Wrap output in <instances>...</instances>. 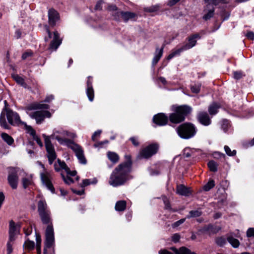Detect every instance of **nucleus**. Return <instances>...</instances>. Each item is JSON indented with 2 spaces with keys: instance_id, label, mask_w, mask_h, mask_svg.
Listing matches in <instances>:
<instances>
[{
  "instance_id": "38",
  "label": "nucleus",
  "mask_w": 254,
  "mask_h": 254,
  "mask_svg": "<svg viewBox=\"0 0 254 254\" xmlns=\"http://www.w3.org/2000/svg\"><path fill=\"white\" fill-rule=\"evenodd\" d=\"M190 214L187 216V218L198 217L201 215V212L199 210H192L190 212Z\"/></svg>"
},
{
  "instance_id": "29",
  "label": "nucleus",
  "mask_w": 254,
  "mask_h": 254,
  "mask_svg": "<svg viewBox=\"0 0 254 254\" xmlns=\"http://www.w3.org/2000/svg\"><path fill=\"white\" fill-rule=\"evenodd\" d=\"M5 116V114L3 112H2L0 116V125L4 128L7 129L9 127L6 123Z\"/></svg>"
},
{
  "instance_id": "63",
  "label": "nucleus",
  "mask_w": 254,
  "mask_h": 254,
  "mask_svg": "<svg viewBox=\"0 0 254 254\" xmlns=\"http://www.w3.org/2000/svg\"><path fill=\"white\" fill-rule=\"evenodd\" d=\"M191 36H192L195 40H196V39H200L201 38V35L199 33L195 34L192 35Z\"/></svg>"
},
{
  "instance_id": "54",
  "label": "nucleus",
  "mask_w": 254,
  "mask_h": 254,
  "mask_svg": "<svg viewBox=\"0 0 254 254\" xmlns=\"http://www.w3.org/2000/svg\"><path fill=\"white\" fill-rule=\"evenodd\" d=\"M32 55V53L31 52H26L24 53L22 56V58L23 60H25L27 57L31 56Z\"/></svg>"
},
{
  "instance_id": "6",
  "label": "nucleus",
  "mask_w": 254,
  "mask_h": 254,
  "mask_svg": "<svg viewBox=\"0 0 254 254\" xmlns=\"http://www.w3.org/2000/svg\"><path fill=\"white\" fill-rule=\"evenodd\" d=\"M176 130L179 136L184 139L191 138L196 133L195 127L190 123L181 125L176 128Z\"/></svg>"
},
{
  "instance_id": "56",
  "label": "nucleus",
  "mask_w": 254,
  "mask_h": 254,
  "mask_svg": "<svg viewBox=\"0 0 254 254\" xmlns=\"http://www.w3.org/2000/svg\"><path fill=\"white\" fill-rule=\"evenodd\" d=\"M54 98V96L52 95L48 96L44 100V102L49 103L53 100Z\"/></svg>"
},
{
  "instance_id": "12",
  "label": "nucleus",
  "mask_w": 254,
  "mask_h": 254,
  "mask_svg": "<svg viewBox=\"0 0 254 254\" xmlns=\"http://www.w3.org/2000/svg\"><path fill=\"white\" fill-rule=\"evenodd\" d=\"M6 115L8 123L12 125L19 124L21 121L20 117L16 112H13L9 109H6Z\"/></svg>"
},
{
  "instance_id": "47",
  "label": "nucleus",
  "mask_w": 254,
  "mask_h": 254,
  "mask_svg": "<svg viewBox=\"0 0 254 254\" xmlns=\"http://www.w3.org/2000/svg\"><path fill=\"white\" fill-rule=\"evenodd\" d=\"M254 235V229L253 228H249L247 232V236L250 237Z\"/></svg>"
},
{
  "instance_id": "57",
  "label": "nucleus",
  "mask_w": 254,
  "mask_h": 254,
  "mask_svg": "<svg viewBox=\"0 0 254 254\" xmlns=\"http://www.w3.org/2000/svg\"><path fill=\"white\" fill-rule=\"evenodd\" d=\"M159 254H173L172 253H171L170 252H169L168 250H165V249H163V250H161L160 251H159Z\"/></svg>"
},
{
  "instance_id": "61",
  "label": "nucleus",
  "mask_w": 254,
  "mask_h": 254,
  "mask_svg": "<svg viewBox=\"0 0 254 254\" xmlns=\"http://www.w3.org/2000/svg\"><path fill=\"white\" fill-rule=\"evenodd\" d=\"M180 0H170L169 1V5L172 6L175 4L177 2H178Z\"/></svg>"
},
{
  "instance_id": "17",
  "label": "nucleus",
  "mask_w": 254,
  "mask_h": 254,
  "mask_svg": "<svg viewBox=\"0 0 254 254\" xmlns=\"http://www.w3.org/2000/svg\"><path fill=\"white\" fill-rule=\"evenodd\" d=\"M48 16L49 24L52 26H54L56 21L59 19V14L53 9L49 10Z\"/></svg>"
},
{
  "instance_id": "39",
  "label": "nucleus",
  "mask_w": 254,
  "mask_h": 254,
  "mask_svg": "<svg viewBox=\"0 0 254 254\" xmlns=\"http://www.w3.org/2000/svg\"><path fill=\"white\" fill-rule=\"evenodd\" d=\"M159 5H152L145 8L146 11L148 12H154L157 11L159 9Z\"/></svg>"
},
{
  "instance_id": "24",
  "label": "nucleus",
  "mask_w": 254,
  "mask_h": 254,
  "mask_svg": "<svg viewBox=\"0 0 254 254\" xmlns=\"http://www.w3.org/2000/svg\"><path fill=\"white\" fill-rule=\"evenodd\" d=\"M23 187L26 189L29 186L32 184V179L31 175H26V176L22 179Z\"/></svg>"
},
{
  "instance_id": "28",
  "label": "nucleus",
  "mask_w": 254,
  "mask_h": 254,
  "mask_svg": "<svg viewBox=\"0 0 254 254\" xmlns=\"http://www.w3.org/2000/svg\"><path fill=\"white\" fill-rule=\"evenodd\" d=\"M1 137L9 145H11L13 143L14 140L12 137L6 133H2Z\"/></svg>"
},
{
  "instance_id": "2",
  "label": "nucleus",
  "mask_w": 254,
  "mask_h": 254,
  "mask_svg": "<svg viewBox=\"0 0 254 254\" xmlns=\"http://www.w3.org/2000/svg\"><path fill=\"white\" fill-rule=\"evenodd\" d=\"M128 156V160L119 165L113 171L109 180V184L111 186L114 187L122 186L130 179L129 173L131 162Z\"/></svg>"
},
{
  "instance_id": "8",
  "label": "nucleus",
  "mask_w": 254,
  "mask_h": 254,
  "mask_svg": "<svg viewBox=\"0 0 254 254\" xmlns=\"http://www.w3.org/2000/svg\"><path fill=\"white\" fill-rule=\"evenodd\" d=\"M159 146L156 143L150 144L140 150L138 155V158L147 159L156 154L158 150Z\"/></svg>"
},
{
  "instance_id": "20",
  "label": "nucleus",
  "mask_w": 254,
  "mask_h": 254,
  "mask_svg": "<svg viewBox=\"0 0 254 254\" xmlns=\"http://www.w3.org/2000/svg\"><path fill=\"white\" fill-rule=\"evenodd\" d=\"M163 49L164 47H162L161 49L157 48L156 49L154 57L152 60V64L153 65L156 64L161 58L163 52Z\"/></svg>"
},
{
  "instance_id": "59",
  "label": "nucleus",
  "mask_w": 254,
  "mask_h": 254,
  "mask_svg": "<svg viewBox=\"0 0 254 254\" xmlns=\"http://www.w3.org/2000/svg\"><path fill=\"white\" fill-rule=\"evenodd\" d=\"M164 204L165 205V208L166 209H169L170 208V203L169 202V201H168L167 199L166 198H165L164 199Z\"/></svg>"
},
{
  "instance_id": "9",
  "label": "nucleus",
  "mask_w": 254,
  "mask_h": 254,
  "mask_svg": "<svg viewBox=\"0 0 254 254\" xmlns=\"http://www.w3.org/2000/svg\"><path fill=\"white\" fill-rule=\"evenodd\" d=\"M46 31L48 34L49 38H53L51 42L49 49L52 50H56L59 46L61 44L62 39L60 38V35L57 31H54L52 34L48 27H46Z\"/></svg>"
},
{
  "instance_id": "30",
  "label": "nucleus",
  "mask_w": 254,
  "mask_h": 254,
  "mask_svg": "<svg viewBox=\"0 0 254 254\" xmlns=\"http://www.w3.org/2000/svg\"><path fill=\"white\" fill-rule=\"evenodd\" d=\"M23 247L25 250L30 251L34 249L35 243L33 241L27 240L24 243Z\"/></svg>"
},
{
  "instance_id": "31",
  "label": "nucleus",
  "mask_w": 254,
  "mask_h": 254,
  "mask_svg": "<svg viewBox=\"0 0 254 254\" xmlns=\"http://www.w3.org/2000/svg\"><path fill=\"white\" fill-rule=\"evenodd\" d=\"M228 241L234 248H238L240 245L239 241L232 237H229Z\"/></svg>"
},
{
  "instance_id": "32",
  "label": "nucleus",
  "mask_w": 254,
  "mask_h": 254,
  "mask_svg": "<svg viewBox=\"0 0 254 254\" xmlns=\"http://www.w3.org/2000/svg\"><path fill=\"white\" fill-rule=\"evenodd\" d=\"M86 94L90 101H92L94 97V90L92 87L87 88Z\"/></svg>"
},
{
  "instance_id": "48",
  "label": "nucleus",
  "mask_w": 254,
  "mask_h": 254,
  "mask_svg": "<svg viewBox=\"0 0 254 254\" xmlns=\"http://www.w3.org/2000/svg\"><path fill=\"white\" fill-rule=\"evenodd\" d=\"M63 178L64 181V182L66 184H70L72 183H73V180L71 179L70 177L67 176L66 177H64V176H63Z\"/></svg>"
},
{
  "instance_id": "52",
  "label": "nucleus",
  "mask_w": 254,
  "mask_h": 254,
  "mask_svg": "<svg viewBox=\"0 0 254 254\" xmlns=\"http://www.w3.org/2000/svg\"><path fill=\"white\" fill-rule=\"evenodd\" d=\"M184 48H185V46H184H184H183L182 47H181V48L178 49H177V50H175V51H173V52H174V54H175V55H176H176H180V54L182 51H185V50H187V49H185Z\"/></svg>"
},
{
  "instance_id": "64",
  "label": "nucleus",
  "mask_w": 254,
  "mask_h": 254,
  "mask_svg": "<svg viewBox=\"0 0 254 254\" xmlns=\"http://www.w3.org/2000/svg\"><path fill=\"white\" fill-rule=\"evenodd\" d=\"M60 191H61V195H62L63 196H64V195H66V194H67V191L63 189H60Z\"/></svg>"
},
{
  "instance_id": "37",
  "label": "nucleus",
  "mask_w": 254,
  "mask_h": 254,
  "mask_svg": "<svg viewBox=\"0 0 254 254\" xmlns=\"http://www.w3.org/2000/svg\"><path fill=\"white\" fill-rule=\"evenodd\" d=\"M224 150L226 153L230 156H234L236 154V151L235 150H233L231 151V149L229 146L225 145L224 146Z\"/></svg>"
},
{
  "instance_id": "5",
  "label": "nucleus",
  "mask_w": 254,
  "mask_h": 254,
  "mask_svg": "<svg viewBox=\"0 0 254 254\" xmlns=\"http://www.w3.org/2000/svg\"><path fill=\"white\" fill-rule=\"evenodd\" d=\"M172 110L173 112L169 115V119L172 123L177 124L184 121L186 117L191 113L192 109L187 105H173Z\"/></svg>"
},
{
  "instance_id": "33",
  "label": "nucleus",
  "mask_w": 254,
  "mask_h": 254,
  "mask_svg": "<svg viewBox=\"0 0 254 254\" xmlns=\"http://www.w3.org/2000/svg\"><path fill=\"white\" fill-rule=\"evenodd\" d=\"M13 78L17 83L26 87V84L24 82V79L22 77H20L18 75H15L13 76Z\"/></svg>"
},
{
  "instance_id": "55",
  "label": "nucleus",
  "mask_w": 254,
  "mask_h": 254,
  "mask_svg": "<svg viewBox=\"0 0 254 254\" xmlns=\"http://www.w3.org/2000/svg\"><path fill=\"white\" fill-rule=\"evenodd\" d=\"M4 198H5V197H4L3 193L2 192H0V208H1V205L4 200Z\"/></svg>"
},
{
  "instance_id": "27",
  "label": "nucleus",
  "mask_w": 254,
  "mask_h": 254,
  "mask_svg": "<svg viewBox=\"0 0 254 254\" xmlns=\"http://www.w3.org/2000/svg\"><path fill=\"white\" fill-rule=\"evenodd\" d=\"M220 108L219 105L216 103L211 104L208 108V111L210 115H213L217 113L218 109Z\"/></svg>"
},
{
  "instance_id": "13",
  "label": "nucleus",
  "mask_w": 254,
  "mask_h": 254,
  "mask_svg": "<svg viewBox=\"0 0 254 254\" xmlns=\"http://www.w3.org/2000/svg\"><path fill=\"white\" fill-rule=\"evenodd\" d=\"M205 2L207 3V8H209L206 14L204 15L203 18L204 19L207 20L211 18L214 13V7L213 4L217 5L218 2L216 0H205Z\"/></svg>"
},
{
  "instance_id": "62",
  "label": "nucleus",
  "mask_w": 254,
  "mask_h": 254,
  "mask_svg": "<svg viewBox=\"0 0 254 254\" xmlns=\"http://www.w3.org/2000/svg\"><path fill=\"white\" fill-rule=\"evenodd\" d=\"M15 36L17 39H18L21 37V32L19 30L16 31L15 33Z\"/></svg>"
},
{
  "instance_id": "25",
  "label": "nucleus",
  "mask_w": 254,
  "mask_h": 254,
  "mask_svg": "<svg viewBox=\"0 0 254 254\" xmlns=\"http://www.w3.org/2000/svg\"><path fill=\"white\" fill-rule=\"evenodd\" d=\"M126 207V201L125 200L118 201L115 205V209L117 211H124Z\"/></svg>"
},
{
  "instance_id": "22",
  "label": "nucleus",
  "mask_w": 254,
  "mask_h": 254,
  "mask_svg": "<svg viewBox=\"0 0 254 254\" xmlns=\"http://www.w3.org/2000/svg\"><path fill=\"white\" fill-rule=\"evenodd\" d=\"M177 192L182 195H188L190 193L189 189L183 185H180L177 187Z\"/></svg>"
},
{
  "instance_id": "18",
  "label": "nucleus",
  "mask_w": 254,
  "mask_h": 254,
  "mask_svg": "<svg viewBox=\"0 0 254 254\" xmlns=\"http://www.w3.org/2000/svg\"><path fill=\"white\" fill-rule=\"evenodd\" d=\"M55 169L56 171H60L61 169H64L66 173H69V169L66 166V164L64 161H61L60 160L58 159L57 162H56L54 164Z\"/></svg>"
},
{
  "instance_id": "7",
  "label": "nucleus",
  "mask_w": 254,
  "mask_h": 254,
  "mask_svg": "<svg viewBox=\"0 0 254 254\" xmlns=\"http://www.w3.org/2000/svg\"><path fill=\"white\" fill-rule=\"evenodd\" d=\"M18 233V230L15 226V223L12 220L10 221L9 222V241L7 243V254H11L12 252L13 242L15 240L16 236Z\"/></svg>"
},
{
  "instance_id": "49",
  "label": "nucleus",
  "mask_w": 254,
  "mask_h": 254,
  "mask_svg": "<svg viewBox=\"0 0 254 254\" xmlns=\"http://www.w3.org/2000/svg\"><path fill=\"white\" fill-rule=\"evenodd\" d=\"M216 243L218 245L220 246H222L225 243V240L224 239L222 238H219L217 239Z\"/></svg>"
},
{
  "instance_id": "26",
  "label": "nucleus",
  "mask_w": 254,
  "mask_h": 254,
  "mask_svg": "<svg viewBox=\"0 0 254 254\" xmlns=\"http://www.w3.org/2000/svg\"><path fill=\"white\" fill-rule=\"evenodd\" d=\"M196 43V40L191 36L188 39V42L184 45V49L187 50L190 49L194 47Z\"/></svg>"
},
{
  "instance_id": "44",
  "label": "nucleus",
  "mask_w": 254,
  "mask_h": 254,
  "mask_svg": "<svg viewBox=\"0 0 254 254\" xmlns=\"http://www.w3.org/2000/svg\"><path fill=\"white\" fill-rule=\"evenodd\" d=\"M129 139L133 145L135 146H137L139 145V143L138 142L137 138L135 137H130Z\"/></svg>"
},
{
  "instance_id": "35",
  "label": "nucleus",
  "mask_w": 254,
  "mask_h": 254,
  "mask_svg": "<svg viewBox=\"0 0 254 254\" xmlns=\"http://www.w3.org/2000/svg\"><path fill=\"white\" fill-rule=\"evenodd\" d=\"M208 166L211 171L216 172L217 170V164L214 161H210L208 163Z\"/></svg>"
},
{
  "instance_id": "21",
  "label": "nucleus",
  "mask_w": 254,
  "mask_h": 254,
  "mask_svg": "<svg viewBox=\"0 0 254 254\" xmlns=\"http://www.w3.org/2000/svg\"><path fill=\"white\" fill-rule=\"evenodd\" d=\"M120 14L125 21H127L135 17V14L130 12L120 11Z\"/></svg>"
},
{
  "instance_id": "45",
  "label": "nucleus",
  "mask_w": 254,
  "mask_h": 254,
  "mask_svg": "<svg viewBox=\"0 0 254 254\" xmlns=\"http://www.w3.org/2000/svg\"><path fill=\"white\" fill-rule=\"evenodd\" d=\"M33 137V139L34 140H35L37 143L40 146V147H42L43 146V143L42 142V141L41 140V139L38 137V136H37L36 135H35L34 136L32 137Z\"/></svg>"
},
{
  "instance_id": "15",
  "label": "nucleus",
  "mask_w": 254,
  "mask_h": 254,
  "mask_svg": "<svg viewBox=\"0 0 254 254\" xmlns=\"http://www.w3.org/2000/svg\"><path fill=\"white\" fill-rule=\"evenodd\" d=\"M8 184L13 189L17 187L18 177L15 172L9 173L7 177Z\"/></svg>"
},
{
  "instance_id": "40",
  "label": "nucleus",
  "mask_w": 254,
  "mask_h": 254,
  "mask_svg": "<svg viewBox=\"0 0 254 254\" xmlns=\"http://www.w3.org/2000/svg\"><path fill=\"white\" fill-rule=\"evenodd\" d=\"M25 127L27 132L29 133L32 137L36 135L35 131L32 128L31 126L25 125Z\"/></svg>"
},
{
  "instance_id": "36",
  "label": "nucleus",
  "mask_w": 254,
  "mask_h": 254,
  "mask_svg": "<svg viewBox=\"0 0 254 254\" xmlns=\"http://www.w3.org/2000/svg\"><path fill=\"white\" fill-rule=\"evenodd\" d=\"M36 250L37 254H41V239L39 236L36 235Z\"/></svg>"
},
{
  "instance_id": "3",
  "label": "nucleus",
  "mask_w": 254,
  "mask_h": 254,
  "mask_svg": "<svg viewBox=\"0 0 254 254\" xmlns=\"http://www.w3.org/2000/svg\"><path fill=\"white\" fill-rule=\"evenodd\" d=\"M41 220L43 224H49L46 230V241L44 249V254H47L48 250L53 251V246L54 245V234L51 222L50 211L39 213Z\"/></svg>"
},
{
  "instance_id": "23",
  "label": "nucleus",
  "mask_w": 254,
  "mask_h": 254,
  "mask_svg": "<svg viewBox=\"0 0 254 254\" xmlns=\"http://www.w3.org/2000/svg\"><path fill=\"white\" fill-rule=\"evenodd\" d=\"M108 159L113 163H117L119 160V155L114 152L109 151L107 153Z\"/></svg>"
},
{
  "instance_id": "42",
  "label": "nucleus",
  "mask_w": 254,
  "mask_h": 254,
  "mask_svg": "<svg viewBox=\"0 0 254 254\" xmlns=\"http://www.w3.org/2000/svg\"><path fill=\"white\" fill-rule=\"evenodd\" d=\"M101 133V130H98L95 131L92 136V139L93 141H96V140L99 137Z\"/></svg>"
},
{
  "instance_id": "50",
  "label": "nucleus",
  "mask_w": 254,
  "mask_h": 254,
  "mask_svg": "<svg viewBox=\"0 0 254 254\" xmlns=\"http://www.w3.org/2000/svg\"><path fill=\"white\" fill-rule=\"evenodd\" d=\"M91 184V182L90 180L85 179V180H83L82 181V184L81 185V187H84L88 185H89Z\"/></svg>"
},
{
  "instance_id": "51",
  "label": "nucleus",
  "mask_w": 254,
  "mask_h": 254,
  "mask_svg": "<svg viewBox=\"0 0 254 254\" xmlns=\"http://www.w3.org/2000/svg\"><path fill=\"white\" fill-rule=\"evenodd\" d=\"M184 48H185V46H184H184H183L182 47H181V48L178 49H177V50H175V51H173V52H174V54H175V55H176H176H180V54L182 51H185V50H187V49H185Z\"/></svg>"
},
{
  "instance_id": "58",
  "label": "nucleus",
  "mask_w": 254,
  "mask_h": 254,
  "mask_svg": "<svg viewBox=\"0 0 254 254\" xmlns=\"http://www.w3.org/2000/svg\"><path fill=\"white\" fill-rule=\"evenodd\" d=\"M247 37L248 39L253 40L254 39V34L252 32H249L247 34Z\"/></svg>"
},
{
  "instance_id": "14",
  "label": "nucleus",
  "mask_w": 254,
  "mask_h": 254,
  "mask_svg": "<svg viewBox=\"0 0 254 254\" xmlns=\"http://www.w3.org/2000/svg\"><path fill=\"white\" fill-rule=\"evenodd\" d=\"M153 120V122L156 125L162 126L167 124L168 117L163 113H159L154 116Z\"/></svg>"
},
{
  "instance_id": "43",
  "label": "nucleus",
  "mask_w": 254,
  "mask_h": 254,
  "mask_svg": "<svg viewBox=\"0 0 254 254\" xmlns=\"http://www.w3.org/2000/svg\"><path fill=\"white\" fill-rule=\"evenodd\" d=\"M200 85L199 84H195L191 87V91L193 93H197L199 92Z\"/></svg>"
},
{
  "instance_id": "34",
  "label": "nucleus",
  "mask_w": 254,
  "mask_h": 254,
  "mask_svg": "<svg viewBox=\"0 0 254 254\" xmlns=\"http://www.w3.org/2000/svg\"><path fill=\"white\" fill-rule=\"evenodd\" d=\"M215 186L214 181L213 180L209 181L205 185L203 186V190L205 191H208Z\"/></svg>"
},
{
  "instance_id": "41",
  "label": "nucleus",
  "mask_w": 254,
  "mask_h": 254,
  "mask_svg": "<svg viewBox=\"0 0 254 254\" xmlns=\"http://www.w3.org/2000/svg\"><path fill=\"white\" fill-rule=\"evenodd\" d=\"M245 74L242 71H237L234 72V77L236 79H240L242 78Z\"/></svg>"
},
{
  "instance_id": "16",
  "label": "nucleus",
  "mask_w": 254,
  "mask_h": 254,
  "mask_svg": "<svg viewBox=\"0 0 254 254\" xmlns=\"http://www.w3.org/2000/svg\"><path fill=\"white\" fill-rule=\"evenodd\" d=\"M197 119L199 123L204 126H208L211 124V120L208 114L206 112H200L197 115Z\"/></svg>"
},
{
  "instance_id": "60",
  "label": "nucleus",
  "mask_w": 254,
  "mask_h": 254,
  "mask_svg": "<svg viewBox=\"0 0 254 254\" xmlns=\"http://www.w3.org/2000/svg\"><path fill=\"white\" fill-rule=\"evenodd\" d=\"M102 3V1H98L97 4H96V6H95V9L96 10H100L101 9V4Z\"/></svg>"
},
{
  "instance_id": "46",
  "label": "nucleus",
  "mask_w": 254,
  "mask_h": 254,
  "mask_svg": "<svg viewBox=\"0 0 254 254\" xmlns=\"http://www.w3.org/2000/svg\"><path fill=\"white\" fill-rule=\"evenodd\" d=\"M180 239V236L178 234H175L172 237V240L175 242H178Z\"/></svg>"
},
{
  "instance_id": "53",
  "label": "nucleus",
  "mask_w": 254,
  "mask_h": 254,
  "mask_svg": "<svg viewBox=\"0 0 254 254\" xmlns=\"http://www.w3.org/2000/svg\"><path fill=\"white\" fill-rule=\"evenodd\" d=\"M185 219H182L176 222L173 225V227H176L179 226L180 225L183 223L185 222Z\"/></svg>"
},
{
  "instance_id": "4",
  "label": "nucleus",
  "mask_w": 254,
  "mask_h": 254,
  "mask_svg": "<svg viewBox=\"0 0 254 254\" xmlns=\"http://www.w3.org/2000/svg\"><path fill=\"white\" fill-rule=\"evenodd\" d=\"M49 108V106L47 104L34 103L27 107V109L29 111L27 112V114L31 119L36 120L37 124H40L44 121L46 117L51 118V113L48 111H37L34 112H30V111L36 109H48Z\"/></svg>"
},
{
  "instance_id": "19",
  "label": "nucleus",
  "mask_w": 254,
  "mask_h": 254,
  "mask_svg": "<svg viewBox=\"0 0 254 254\" xmlns=\"http://www.w3.org/2000/svg\"><path fill=\"white\" fill-rule=\"evenodd\" d=\"M47 204L45 200H40L38 202V212L39 213L49 211Z\"/></svg>"
},
{
  "instance_id": "11",
  "label": "nucleus",
  "mask_w": 254,
  "mask_h": 254,
  "mask_svg": "<svg viewBox=\"0 0 254 254\" xmlns=\"http://www.w3.org/2000/svg\"><path fill=\"white\" fill-rule=\"evenodd\" d=\"M68 147L75 152L80 163L83 164L86 163V160L84 155L83 150L80 146L72 142L69 144Z\"/></svg>"
},
{
  "instance_id": "10",
  "label": "nucleus",
  "mask_w": 254,
  "mask_h": 254,
  "mask_svg": "<svg viewBox=\"0 0 254 254\" xmlns=\"http://www.w3.org/2000/svg\"><path fill=\"white\" fill-rule=\"evenodd\" d=\"M40 178L43 185L46 187L52 193H54L55 190L52 182V177L50 173L45 171L40 173Z\"/></svg>"
},
{
  "instance_id": "1",
  "label": "nucleus",
  "mask_w": 254,
  "mask_h": 254,
  "mask_svg": "<svg viewBox=\"0 0 254 254\" xmlns=\"http://www.w3.org/2000/svg\"><path fill=\"white\" fill-rule=\"evenodd\" d=\"M68 132L63 128L54 129L53 133L50 136L43 134L50 164L53 163L57 157L54 147L51 142V139H55L58 140L60 144H66L68 146L70 143H72L67 139L66 137H68Z\"/></svg>"
}]
</instances>
